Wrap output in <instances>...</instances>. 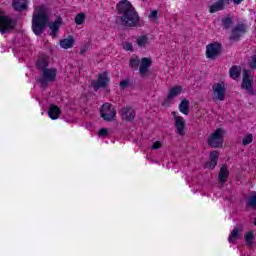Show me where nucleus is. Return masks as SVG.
Listing matches in <instances>:
<instances>
[{"mask_svg": "<svg viewBox=\"0 0 256 256\" xmlns=\"http://www.w3.org/2000/svg\"><path fill=\"white\" fill-rule=\"evenodd\" d=\"M120 21L125 27H135L139 23V14L135 11L133 4L127 0H122L117 4Z\"/></svg>", "mask_w": 256, "mask_h": 256, "instance_id": "nucleus-1", "label": "nucleus"}, {"mask_svg": "<svg viewBox=\"0 0 256 256\" xmlns=\"http://www.w3.org/2000/svg\"><path fill=\"white\" fill-rule=\"evenodd\" d=\"M47 23H49V15H47V11L41 7L36 12H34L32 16L33 33L36 35H43V31H45Z\"/></svg>", "mask_w": 256, "mask_h": 256, "instance_id": "nucleus-2", "label": "nucleus"}, {"mask_svg": "<svg viewBox=\"0 0 256 256\" xmlns=\"http://www.w3.org/2000/svg\"><path fill=\"white\" fill-rule=\"evenodd\" d=\"M57 79V69L56 68H46L40 72V77L38 83H40L42 89H47L49 83H55Z\"/></svg>", "mask_w": 256, "mask_h": 256, "instance_id": "nucleus-3", "label": "nucleus"}, {"mask_svg": "<svg viewBox=\"0 0 256 256\" xmlns=\"http://www.w3.org/2000/svg\"><path fill=\"white\" fill-rule=\"evenodd\" d=\"M223 133L221 128L216 129L208 138V145L213 149H218L223 146Z\"/></svg>", "mask_w": 256, "mask_h": 256, "instance_id": "nucleus-4", "label": "nucleus"}, {"mask_svg": "<svg viewBox=\"0 0 256 256\" xmlns=\"http://www.w3.org/2000/svg\"><path fill=\"white\" fill-rule=\"evenodd\" d=\"M241 88L247 91L249 95H255V89H253V76H251L250 70H243V78Z\"/></svg>", "mask_w": 256, "mask_h": 256, "instance_id": "nucleus-5", "label": "nucleus"}, {"mask_svg": "<svg viewBox=\"0 0 256 256\" xmlns=\"http://www.w3.org/2000/svg\"><path fill=\"white\" fill-rule=\"evenodd\" d=\"M100 115L104 121H115L117 110L110 103H105L100 109Z\"/></svg>", "mask_w": 256, "mask_h": 256, "instance_id": "nucleus-6", "label": "nucleus"}, {"mask_svg": "<svg viewBox=\"0 0 256 256\" xmlns=\"http://www.w3.org/2000/svg\"><path fill=\"white\" fill-rule=\"evenodd\" d=\"M212 101H225V83H214L212 86Z\"/></svg>", "mask_w": 256, "mask_h": 256, "instance_id": "nucleus-7", "label": "nucleus"}, {"mask_svg": "<svg viewBox=\"0 0 256 256\" xmlns=\"http://www.w3.org/2000/svg\"><path fill=\"white\" fill-rule=\"evenodd\" d=\"M245 33H247V24L240 22L232 28L229 39L230 41H239Z\"/></svg>", "mask_w": 256, "mask_h": 256, "instance_id": "nucleus-8", "label": "nucleus"}, {"mask_svg": "<svg viewBox=\"0 0 256 256\" xmlns=\"http://www.w3.org/2000/svg\"><path fill=\"white\" fill-rule=\"evenodd\" d=\"M109 81H111L109 74H107V72H104L102 74H99L98 80L92 81L91 87H93L94 91L97 92L99 91V89H105V87H108Z\"/></svg>", "mask_w": 256, "mask_h": 256, "instance_id": "nucleus-9", "label": "nucleus"}, {"mask_svg": "<svg viewBox=\"0 0 256 256\" xmlns=\"http://www.w3.org/2000/svg\"><path fill=\"white\" fill-rule=\"evenodd\" d=\"M222 49H223V47L218 42L208 44L206 46L207 59H211L212 61H214V59H217V57H219V55H221Z\"/></svg>", "mask_w": 256, "mask_h": 256, "instance_id": "nucleus-10", "label": "nucleus"}, {"mask_svg": "<svg viewBox=\"0 0 256 256\" xmlns=\"http://www.w3.org/2000/svg\"><path fill=\"white\" fill-rule=\"evenodd\" d=\"M15 28V21L9 16H0V33L5 35Z\"/></svg>", "mask_w": 256, "mask_h": 256, "instance_id": "nucleus-11", "label": "nucleus"}, {"mask_svg": "<svg viewBox=\"0 0 256 256\" xmlns=\"http://www.w3.org/2000/svg\"><path fill=\"white\" fill-rule=\"evenodd\" d=\"M135 109H133L131 106H126L121 108L120 110V117H122V119L124 121H134L135 120Z\"/></svg>", "mask_w": 256, "mask_h": 256, "instance_id": "nucleus-12", "label": "nucleus"}, {"mask_svg": "<svg viewBox=\"0 0 256 256\" xmlns=\"http://www.w3.org/2000/svg\"><path fill=\"white\" fill-rule=\"evenodd\" d=\"M153 61L151 58L144 57L140 62L139 73L141 77H147V73H149V69H151Z\"/></svg>", "mask_w": 256, "mask_h": 256, "instance_id": "nucleus-13", "label": "nucleus"}, {"mask_svg": "<svg viewBox=\"0 0 256 256\" xmlns=\"http://www.w3.org/2000/svg\"><path fill=\"white\" fill-rule=\"evenodd\" d=\"M181 91H183V88L181 86H175L170 89V92L168 93V96L166 100L162 103L163 106L169 105L171 101L175 99V97H178V95H181Z\"/></svg>", "mask_w": 256, "mask_h": 256, "instance_id": "nucleus-14", "label": "nucleus"}, {"mask_svg": "<svg viewBox=\"0 0 256 256\" xmlns=\"http://www.w3.org/2000/svg\"><path fill=\"white\" fill-rule=\"evenodd\" d=\"M176 133L178 135H185V118L181 116L174 115Z\"/></svg>", "mask_w": 256, "mask_h": 256, "instance_id": "nucleus-15", "label": "nucleus"}, {"mask_svg": "<svg viewBox=\"0 0 256 256\" xmlns=\"http://www.w3.org/2000/svg\"><path fill=\"white\" fill-rule=\"evenodd\" d=\"M218 161H219V152L215 151V150L210 152V161L206 162L205 168L206 169H215V167H217Z\"/></svg>", "mask_w": 256, "mask_h": 256, "instance_id": "nucleus-16", "label": "nucleus"}, {"mask_svg": "<svg viewBox=\"0 0 256 256\" xmlns=\"http://www.w3.org/2000/svg\"><path fill=\"white\" fill-rule=\"evenodd\" d=\"M228 179H229V169L227 168V164H223L218 174V182L220 183V185H225V182Z\"/></svg>", "mask_w": 256, "mask_h": 256, "instance_id": "nucleus-17", "label": "nucleus"}, {"mask_svg": "<svg viewBox=\"0 0 256 256\" xmlns=\"http://www.w3.org/2000/svg\"><path fill=\"white\" fill-rule=\"evenodd\" d=\"M61 23H63V18L58 17L54 22L48 24V27L51 30V37H57V32L59 31V27H61Z\"/></svg>", "mask_w": 256, "mask_h": 256, "instance_id": "nucleus-18", "label": "nucleus"}, {"mask_svg": "<svg viewBox=\"0 0 256 256\" xmlns=\"http://www.w3.org/2000/svg\"><path fill=\"white\" fill-rule=\"evenodd\" d=\"M12 7L15 11H25L27 9V0H13Z\"/></svg>", "mask_w": 256, "mask_h": 256, "instance_id": "nucleus-19", "label": "nucleus"}, {"mask_svg": "<svg viewBox=\"0 0 256 256\" xmlns=\"http://www.w3.org/2000/svg\"><path fill=\"white\" fill-rule=\"evenodd\" d=\"M48 115L50 119H53V120L59 119V115H61V109L56 105L51 104L48 110Z\"/></svg>", "mask_w": 256, "mask_h": 256, "instance_id": "nucleus-20", "label": "nucleus"}, {"mask_svg": "<svg viewBox=\"0 0 256 256\" xmlns=\"http://www.w3.org/2000/svg\"><path fill=\"white\" fill-rule=\"evenodd\" d=\"M36 67L40 72H42L43 69H47V67H49V58L47 56L40 57L36 62Z\"/></svg>", "mask_w": 256, "mask_h": 256, "instance_id": "nucleus-21", "label": "nucleus"}, {"mask_svg": "<svg viewBox=\"0 0 256 256\" xmlns=\"http://www.w3.org/2000/svg\"><path fill=\"white\" fill-rule=\"evenodd\" d=\"M241 231H243V227L241 225L235 227L229 235V243H235V241L239 239V233H241Z\"/></svg>", "mask_w": 256, "mask_h": 256, "instance_id": "nucleus-22", "label": "nucleus"}, {"mask_svg": "<svg viewBox=\"0 0 256 256\" xmlns=\"http://www.w3.org/2000/svg\"><path fill=\"white\" fill-rule=\"evenodd\" d=\"M75 43V38L73 36H68V38L60 41V47L62 49H71Z\"/></svg>", "mask_w": 256, "mask_h": 256, "instance_id": "nucleus-23", "label": "nucleus"}, {"mask_svg": "<svg viewBox=\"0 0 256 256\" xmlns=\"http://www.w3.org/2000/svg\"><path fill=\"white\" fill-rule=\"evenodd\" d=\"M225 9V0H219L218 2L210 6V13H217V11H223Z\"/></svg>", "mask_w": 256, "mask_h": 256, "instance_id": "nucleus-24", "label": "nucleus"}, {"mask_svg": "<svg viewBox=\"0 0 256 256\" xmlns=\"http://www.w3.org/2000/svg\"><path fill=\"white\" fill-rule=\"evenodd\" d=\"M179 111L180 113H183V115H189V100L184 99L181 101Z\"/></svg>", "mask_w": 256, "mask_h": 256, "instance_id": "nucleus-25", "label": "nucleus"}, {"mask_svg": "<svg viewBox=\"0 0 256 256\" xmlns=\"http://www.w3.org/2000/svg\"><path fill=\"white\" fill-rule=\"evenodd\" d=\"M138 47H146L149 43V38L145 35L139 36L136 40Z\"/></svg>", "mask_w": 256, "mask_h": 256, "instance_id": "nucleus-26", "label": "nucleus"}, {"mask_svg": "<svg viewBox=\"0 0 256 256\" xmlns=\"http://www.w3.org/2000/svg\"><path fill=\"white\" fill-rule=\"evenodd\" d=\"M231 25H233V18L229 16L222 18V26L225 29H231Z\"/></svg>", "mask_w": 256, "mask_h": 256, "instance_id": "nucleus-27", "label": "nucleus"}, {"mask_svg": "<svg viewBox=\"0 0 256 256\" xmlns=\"http://www.w3.org/2000/svg\"><path fill=\"white\" fill-rule=\"evenodd\" d=\"M244 239L247 243V245L251 246L253 245V239H255V234L253 233V231H249L245 236Z\"/></svg>", "mask_w": 256, "mask_h": 256, "instance_id": "nucleus-28", "label": "nucleus"}, {"mask_svg": "<svg viewBox=\"0 0 256 256\" xmlns=\"http://www.w3.org/2000/svg\"><path fill=\"white\" fill-rule=\"evenodd\" d=\"M241 74L239 68L237 66H232V68L230 69V77L232 79H237L239 78V75Z\"/></svg>", "mask_w": 256, "mask_h": 256, "instance_id": "nucleus-29", "label": "nucleus"}, {"mask_svg": "<svg viewBox=\"0 0 256 256\" xmlns=\"http://www.w3.org/2000/svg\"><path fill=\"white\" fill-rule=\"evenodd\" d=\"M141 65V60L138 57H134L130 59V68L137 69Z\"/></svg>", "mask_w": 256, "mask_h": 256, "instance_id": "nucleus-30", "label": "nucleus"}, {"mask_svg": "<svg viewBox=\"0 0 256 256\" xmlns=\"http://www.w3.org/2000/svg\"><path fill=\"white\" fill-rule=\"evenodd\" d=\"M85 21V14L80 13L75 17V23L76 25H83Z\"/></svg>", "mask_w": 256, "mask_h": 256, "instance_id": "nucleus-31", "label": "nucleus"}, {"mask_svg": "<svg viewBox=\"0 0 256 256\" xmlns=\"http://www.w3.org/2000/svg\"><path fill=\"white\" fill-rule=\"evenodd\" d=\"M250 143H253V134H249L245 136L244 139L242 140V145L244 146H247Z\"/></svg>", "mask_w": 256, "mask_h": 256, "instance_id": "nucleus-32", "label": "nucleus"}, {"mask_svg": "<svg viewBox=\"0 0 256 256\" xmlns=\"http://www.w3.org/2000/svg\"><path fill=\"white\" fill-rule=\"evenodd\" d=\"M129 83H130L129 79L122 80L120 82V89H126V87H129Z\"/></svg>", "mask_w": 256, "mask_h": 256, "instance_id": "nucleus-33", "label": "nucleus"}, {"mask_svg": "<svg viewBox=\"0 0 256 256\" xmlns=\"http://www.w3.org/2000/svg\"><path fill=\"white\" fill-rule=\"evenodd\" d=\"M123 47L125 51H133V44L131 42H126Z\"/></svg>", "mask_w": 256, "mask_h": 256, "instance_id": "nucleus-34", "label": "nucleus"}, {"mask_svg": "<svg viewBox=\"0 0 256 256\" xmlns=\"http://www.w3.org/2000/svg\"><path fill=\"white\" fill-rule=\"evenodd\" d=\"M163 147V144L160 141H156L152 145V149H161Z\"/></svg>", "mask_w": 256, "mask_h": 256, "instance_id": "nucleus-35", "label": "nucleus"}, {"mask_svg": "<svg viewBox=\"0 0 256 256\" xmlns=\"http://www.w3.org/2000/svg\"><path fill=\"white\" fill-rule=\"evenodd\" d=\"M233 2L234 5H241V3H243V0H225V3H227L228 5Z\"/></svg>", "mask_w": 256, "mask_h": 256, "instance_id": "nucleus-36", "label": "nucleus"}, {"mask_svg": "<svg viewBox=\"0 0 256 256\" xmlns=\"http://www.w3.org/2000/svg\"><path fill=\"white\" fill-rule=\"evenodd\" d=\"M249 66L251 67V69H255L256 68V55L252 56V60L249 64Z\"/></svg>", "mask_w": 256, "mask_h": 256, "instance_id": "nucleus-37", "label": "nucleus"}, {"mask_svg": "<svg viewBox=\"0 0 256 256\" xmlns=\"http://www.w3.org/2000/svg\"><path fill=\"white\" fill-rule=\"evenodd\" d=\"M109 132L107 131V129H105V128H102V129H100V131H99V135L101 136V137H107V134H108Z\"/></svg>", "mask_w": 256, "mask_h": 256, "instance_id": "nucleus-38", "label": "nucleus"}, {"mask_svg": "<svg viewBox=\"0 0 256 256\" xmlns=\"http://www.w3.org/2000/svg\"><path fill=\"white\" fill-rule=\"evenodd\" d=\"M157 15H159V12L157 10H154L150 13V19H157Z\"/></svg>", "mask_w": 256, "mask_h": 256, "instance_id": "nucleus-39", "label": "nucleus"}, {"mask_svg": "<svg viewBox=\"0 0 256 256\" xmlns=\"http://www.w3.org/2000/svg\"><path fill=\"white\" fill-rule=\"evenodd\" d=\"M84 53H87V46L83 47V48L80 50V55H84Z\"/></svg>", "mask_w": 256, "mask_h": 256, "instance_id": "nucleus-40", "label": "nucleus"}]
</instances>
